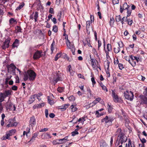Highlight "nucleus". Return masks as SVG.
Wrapping results in <instances>:
<instances>
[{
  "mask_svg": "<svg viewBox=\"0 0 147 147\" xmlns=\"http://www.w3.org/2000/svg\"><path fill=\"white\" fill-rule=\"evenodd\" d=\"M115 135L118 136L116 143L117 144V145H119L120 143L122 144L123 143L125 142L127 140V138L122 131L121 128H119L117 129L115 133Z\"/></svg>",
  "mask_w": 147,
  "mask_h": 147,
  "instance_id": "obj_1",
  "label": "nucleus"
},
{
  "mask_svg": "<svg viewBox=\"0 0 147 147\" xmlns=\"http://www.w3.org/2000/svg\"><path fill=\"white\" fill-rule=\"evenodd\" d=\"M23 78L24 81H25L29 80L30 81H34L36 76V74L33 70L29 69L25 71L24 74Z\"/></svg>",
  "mask_w": 147,
  "mask_h": 147,
  "instance_id": "obj_2",
  "label": "nucleus"
},
{
  "mask_svg": "<svg viewBox=\"0 0 147 147\" xmlns=\"http://www.w3.org/2000/svg\"><path fill=\"white\" fill-rule=\"evenodd\" d=\"M124 96L125 98L128 100L132 101L134 98L133 93L131 91L126 90L124 93Z\"/></svg>",
  "mask_w": 147,
  "mask_h": 147,
  "instance_id": "obj_3",
  "label": "nucleus"
},
{
  "mask_svg": "<svg viewBox=\"0 0 147 147\" xmlns=\"http://www.w3.org/2000/svg\"><path fill=\"white\" fill-rule=\"evenodd\" d=\"M113 120V118L111 117H108L107 116L105 118L102 119L101 121L102 122H105L106 124L109 123L111 125Z\"/></svg>",
  "mask_w": 147,
  "mask_h": 147,
  "instance_id": "obj_4",
  "label": "nucleus"
},
{
  "mask_svg": "<svg viewBox=\"0 0 147 147\" xmlns=\"http://www.w3.org/2000/svg\"><path fill=\"white\" fill-rule=\"evenodd\" d=\"M10 40L11 38H8L5 40L2 46V48L3 49H5L7 48H8L9 47Z\"/></svg>",
  "mask_w": 147,
  "mask_h": 147,
  "instance_id": "obj_5",
  "label": "nucleus"
},
{
  "mask_svg": "<svg viewBox=\"0 0 147 147\" xmlns=\"http://www.w3.org/2000/svg\"><path fill=\"white\" fill-rule=\"evenodd\" d=\"M62 78L61 77V74L57 73L56 74V78H54L53 79V82L55 85L58 82L62 81Z\"/></svg>",
  "mask_w": 147,
  "mask_h": 147,
  "instance_id": "obj_6",
  "label": "nucleus"
},
{
  "mask_svg": "<svg viewBox=\"0 0 147 147\" xmlns=\"http://www.w3.org/2000/svg\"><path fill=\"white\" fill-rule=\"evenodd\" d=\"M7 67L8 72L13 71H15L16 68V67L13 64H11L10 65H8Z\"/></svg>",
  "mask_w": 147,
  "mask_h": 147,
  "instance_id": "obj_7",
  "label": "nucleus"
},
{
  "mask_svg": "<svg viewBox=\"0 0 147 147\" xmlns=\"http://www.w3.org/2000/svg\"><path fill=\"white\" fill-rule=\"evenodd\" d=\"M129 8V6L126 3H125L123 4V7L121 6H120V11L121 13H123V10H127Z\"/></svg>",
  "mask_w": 147,
  "mask_h": 147,
  "instance_id": "obj_8",
  "label": "nucleus"
},
{
  "mask_svg": "<svg viewBox=\"0 0 147 147\" xmlns=\"http://www.w3.org/2000/svg\"><path fill=\"white\" fill-rule=\"evenodd\" d=\"M12 91L11 90H5L3 93V94L4 97L6 98L7 97H8L11 96V94Z\"/></svg>",
  "mask_w": 147,
  "mask_h": 147,
  "instance_id": "obj_9",
  "label": "nucleus"
},
{
  "mask_svg": "<svg viewBox=\"0 0 147 147\" xmlns=\"http://www.w3.org/2000/svg\"><path fill=\"white\" fill-rule=\"evenodd\" d=\"M36 124V120L34 117L30 118V125L32 127H34Z\"/></svg>",
  "mask_w": 147,
  "mask_h": 147,
  "instance_id": "obj_10",
  "label": "nucleus"
},
{
  "mask_svg": "<svg viewBox=\"0 0 147 147\" xmlns=\"http://www.w3.org/2000/svg\"><path fill=\"white\" fill-rule=\"evenodd\" d=\"M112 95L113 97V100L115 102H117L119 101V98L118 96L116 93H115V92L113 90Z\"/></svg>",
  "mask_w": 147,
  "mask_h": 147,
  "instance_id": "obj_11",
  "label": "nucleus"
},
{
  "mask_svg": "<svg viewBox=\"0 0 147 147\" xmlns=\"http://www.w3.org/2000/svg\"><path fill=\"white\" fill-rule=\"evenodd\" d=\"M41 56V53L39 51H37L34 54L33 59H36L40 58Z\"/></svg>",
  "mask_w": 147,
  "mask_h": 147,
  "instance_id": "obj_12",
  "label": "nucleus"
},
{
  "mask_svg": "<svg viewBox=\"0 0 147 147\" xmlns=\"http://www.w3.org/2000/svg\"><path fill=\"white\" fill-rule=\"evenodd\" d=\"M38 132L35 133L33 134L32 135V138L28 142L30 143L33 142L35 140V138L38 136Z\"/></svg>",
  "mask_w": 147,
  "mask_h": 147,
  "instance_id": "obj_13",
  "label": "nucleus"
},
{
  "mask_svg": "<svg viewBox=\"0 0 147 147\" xmlns=\"http://www.w3.org/2000/svg\"><path fill=\"white\" fill-rule=\"evenodd\" d=\"M9 133V131L7 132L5 135L3 136V137L2 138V140H6V139H10V136H12V135H11L10 133Z\"/></svg>",
  "mask_w": 147,
  "mask_h": 147,
  "instance_id": "obj_14",
  "label": "nucleus"
},
{
  "mask_svg": "<svg viewBox=\"0 0 147 147\" xmlns=\"http://www.w3.org/2000/svg\"><path fill=\"white\" fill-rule=\"evenodd\" d=\"M45 105L44 103H42L41 104H37L34 105L33 106V108L34 109L36 108H40L42 107H44Z\"/></svg>",
  "mask_w": 147,
  "mask_h": 147,
  "instance_id": "obj_15",
  "label": "nucleus"
},
{
  "mask_svg": "<svg viewBox=\"0 0 147 147\" xmlns=\"http://www.w3.org/2000/svg\"><path fill=\"white\" fill-rule=\"evenodd\" d=\"M19 44V42L18 40L16 39L13 42L12 45V47L13 48L17 47Z\"/></svg>",
  "mask_w": 147,
  "mask_h": 147,
  "instance_id": "obj_16",
  "label": "nucleus"
},
{
  "mask_svg": "<svg viewBox=\"0 0 147 147\" xmlns=\"http://www.w3.org/2000/svg\"><path fill=\"white\" fill-rule=\"evenodd\" d=\"M42 138L44 139H49L51 138L50 135L48 133L43 134L42 136Z\"/></svg>",
  "mask_w": 147,
  "mask_h": 147,
  "instance_id": "obj_17",
  "label": "nucleus"
},
{
  "mask_svg": "<svg viewBox=\"0 0 147 147\" xmlns=\"http://www.w3.org/2000/svg\"><path fill=\"white\" fill-rule=\"evenodd\" d=\"M91 22L90 21H87L86 22V28L87 31L90 30V24Z\"/></svg>",
  "mask_w": 147,
  "mask_h": 147,
  "instance_id": "obj_18",
  "label": "nucleus"
},
{
  "mask_svg": "<svg viewBox=\"0 0 147 147\" xmlns=\"http://www.w3.org/2000/svg\"><path fill=\"white\" fill-rule=\"evenodd\" d=\"M141 99L143 103L145 104L147 103V98L143 96H140Z\"/></svg>",
  "mask_w": 147,
  "mask_h": 147,
  "instance_id": "obj_19",
  "label": "nucleus"
},
{
  "mask_svg": "<svg viewBox=\"0 0 147 147\" xmlns=\"http://www.w3.org/2000/svg\"><path fill=\"white\" fill-rule=\"evenodd\" d=\"M90 61L92 67L94 69L96 67V64L95 62V59H91Z\"/></svg>",
  "mask_w": 147,
  "mask_h": 147,
  "instance_id": "obj_20",
  "label": "nucleus"
},
{
  "mask_svg": "<svg viewBox=\"0 0 147 147\" xmlns=\"http://www.w3.org/2000/svg\"><path fill=\"white\" fill-rule=\"evenodd\" d=\"M12 77V76H11V75H10L9 76H8L6 77L5 79V85H7V84H8L9 80L11 79Z\"/></svg>",
  "mask_w": 147,
  "mask_h": 147,
  "instance_id": "obj_21",
  "label": "nucleus"
},
{
  "mask_svg": "<svg viewBox=\"0 0 147 147\" xmlns=\"http://www.w3.org/2000/svg\"><path fill=\"white\" fill-rule=\"evenodd\" d=\"M36 95H34L32 96H31L30 99L29 100V102L31 104L35 100V98H36L35 96H36Z\"/></svg>",
  "mask_w": 147,
  "mask_h": 147,
  "instance_id": "obj_22",
  "label": "nucleus"
},
{
  "mask_svg": "<svg viewBox=\"0 0 147 147\" xmlns=\"http://www.w3.org/2000/svg\"><path fill=\"white\" fill-rule=\"evenodd\" d=\"M104 63L105 64V67H106L107 70H109L110 63V61L109 60H107L105 61Z\"/></svg>",
  "mask_w": 147,
  "mask_h": 147,
  "instance_id": "obj_23",
  "label": "nucleus"
},
{
  "mask_svg": "<svg viewBox=\"0 0 147 147\" xmlns=\"http://www.w3.org/2000/svg\"><path fill=\"white\" fill-rule=\"evenodd\" d=\"M30 129L29 128L27 127L26 129V131H24L23 135L24 136L25 135H26V136H27V134L30 132Z\"/></svg>",
  "mask_w": 147,
  "mask_h": 147,
  "instance_id": "obj_24",
  "label": "nucleus"
},
{
  "mask_svg": "<svg viewBox=\"0 0 147 147\" xmlns=\"http://www.w3.org/2000/svg\"><path fill=\"white\" fill-rule=\"evenodd\" d=\"M5 98L4 97L2 93H0V103L2 102L4 100Z\"/></svg>",
  "mask_w": 147,
  "mask_h": 147,
  "instance_id": "obj_25",
  "label": "nucleus"
},
{
  "mask_svg": "<svg viewBox=\"0 0 147 147\" xmlns=\"http://www.w3.org/2000/svg\"><path fill=\"white\" fill-rule=\"evenodd\" d=\"M69 106V104H66L62 105L61 108L60 109H63V110H65Z\"/></svg>",
  "mask_w": 147,
  "mask_h": 147,
  "instance_id": "obj_26",
  "label": "nucleus"
},
{
  "mask_svg": "<svg viewBox=\"0 0 147 147\" xmlns=\"http://www.w3.org/2000/svg\"><path fill=\"white\" fill-rule=\"evenodd\" d=\"M78 130V129H76L75 130V131L72 132L71 133V135L72 136H74L78 134V132L77 131Z\"/></svg>",
  "mask_w": 147,
  "mask_h": 147,
  "instance_id": "obj_27",
  "label": "nucleus"
},
{
  "mask_svg": "<svg viewBox=\"0 0 147 147\" xmlns=\"http://www.w3.org/2000/svg\"><path fill=\"white\" fill-rule=\"evenodd\" d=\"M107 105L108 111L109 113H111L112 111L113 108L109 103H108Z\"/></svg>",
  "mask_w": 147,
  "mask_h": 147,
  "instance_id": "obj_28",
  "label": "nucleus"
},
{
  "mask_svg": "<svg viewBox=\"0 0 147 147\" xmlns=\"http://www.w3.org/2000/svg\"><path fill=\"white\" fill-rule=\"evenodd\" d=\"M17 123L16 122H15L13 123H10V124H8L7 125V127H11L13 126H16L17 125Z\"/></svg>",
  "mask_w": 147,
  "mask_h": 147,
  "instance_id": "obj_29",
  "label": "nucleus"
},
{
  "mask_svg": "<svg viewBox=\"0 0 147 147\" xmlns=\"http://www.w3.org/2000/svg\"><path fill=\"white\" fill-rule=\"evenodd\" d=\"M127 17H129L130 16L131 12V10L129 8L128 9H127Z\"/></svg>",
  "mask_w": 147,
  "mask_h": 147,
  "instance_id": "obj_30",
  "label": "nucleus"
},
{
  "mask_svg": "<svg viewBox=\"0 0 147 147\" xmlns=\"http://www.w3.org/2000/svg\"><path fill=\"white\" fill-rule=\"evenodd\" d=\"M100 86L102 87V89L104 91H106V92H107L108 90H107L106 87L103 85L102 83L101 82L100 84Z\"/></svg>",
  "mask_w": 147,
  "mask_h": 147,
  "instance_id": "obj_31",
  "label": "nucleus"
},
{
  "mask_svg": "<svg viewBox=\"0 0 147 147\" xmlns=\"http://www.w3.org/2000/svg\"><path fill=\"white\" fill-rule=\"evenodd\" d=\"M121 18L120 15L117 16L116 17L115 20L117 22H119L121 21Z\"/></svg>",
  "mask_w": 147,
  "mask_h": 147,
  "instance_id": "obj_32",
  "label": "nucleus"
},
{
  "mask_svg": "<svg viewBox=\"0 0 147 147\" xmlns=\"http://www.w3.org/2000/svg\"><path fill=\"white\" fill-rule=\"evenodd\" d=\"M61 142H60L59 141L58 139L54 140L53 142V143L54 144H61Z\"/></svg>",
  "mask_w": 147,
  "mask_h": 147,
  "instance_id": "obj_33",
  "label": "nucleus"
},
{
  "mask_svg": "<svg viewBox=\"0 0 147 147\" xmlns=\"http://www.w3.org/2000/svg\"><path fill=\"white\" fill-rule=\"evenodd\" d=\"M68 71H69L70 72V74L71 75L73 76L74 74V73L72 70H71L70 69V68H71V66L70 65H69L68 66Z\"/></svg>",
  "mask_w": 147,
  "mask_h": 147,
  "instance_id": "obj_34",
  "label": "nucleus"
},
{
  "mask_svg": "<svg viewBox=\"0 0 147 147\" xmlns=\"http://www.w3.org/2000/svg\"><path fill=\"white\" fill-rule=\"evenodd\" d=\"M120 48L119 47L114 48V51L115 53H117L120 51Z\"/></svg>",
  "mask_w": 147,
  "mask_h": 147,
  "instance_id": "obj_35",
  "label": "nucleus"
},
{
  "mask_svg": "<svg viewBox=\"0 0 147 147\" xmlns=\"http://www.w3.org/2000/svg\"><path fill=\"white\" fill-rule=\"evenodd\" d=\"M55 42L54 41H53L52 44L51 45V50L52 52H53V50L54 49V46L55 45Z\"/></svg>",
  "mask_w": 147,
  "mask_h": 147,
  "instance_id": "obj_36",
  "label": "nucleus"
},
{
  "mask_svg": "<svg viewBox=\"0 0 147 147\" xmlns=\"http://www.w3.org/2000/svg\"><path fill=\"white\" fill-rule=\"evenodd\" d=\"M24 5V3H23L22 4L20 5L19 6L17 7L16 9V10H20L23 7Z\"/></svg>",
  "mask_w": 147,
  "mask_h": 147,
  "instance_id": "obj_37",
  "label": "nucleus"
},
{
  "mask_svg": "<svg viewBox=\"0 0 147 147\" xmlns=\"http://www.w3.org/2000/svg\"><path fill=\"white\" fill-rule=\"evenodd\" d=\"M50 98L49 96H48V100L49 102V103L51 105L53 104L54 103V101L52 100H50Z\"/></svg>",
  "mask_w": 147,
  "mask_h": 147,
  "instance_id": "obj_38",
  "label": "nucleus"
},
{
  "mask_svg": "<svg viewBox=\"0 0 147 147\" xmlns=\"http://www.w3.org/2000/svg\"><path fill=\"white\" fill-rule=\"evenodd\" d=\"M9 133H10L11 135L12 136L16 133V130L15 129H12L9 131Z\"/></svg>",
  "mask_w": 147,
  "mask_h": 147,
  "instance_id": "obj_39",
  "label": "nucleus"
},
{
  "mask_svg": "<svg viewBox=\"0 0 147 147\" xmlns=\"http://www.w3.org/2000/svg\"><path fill=\"white\" fill-rule=\"evenodd\" d=\"M114 20L113 18H111L110 21V24L111 26L113 25L114 22Z\"/></svg>",
  "mask_w": 147,
  "mask_h": 147,
  "instance_id": "obj_40",
  "label": "nucleus"
},
{
  "mask_svg": "<svg viewBox=\"0 0 147 147\" xmlns=\"http://www.w3.org/2000/svg\"><path fill=\"white\" fill-rule=\"evenodd\" d=\"M53 31L54 32H56L58 31V28L57 26L56 25H54L53 28Z\"/></svg>",
  "mask_w": 147,
  "mask_h": 147,
  "instance_id": "obj_41",
  "label": "nucleus"
},
{
  "mask_svg": "<svg viewBox=\"0 0 147 147\" xmlns=\"http://www.w3.org/2000/svg\"><path fill=\"white\" fill-rule=\"evenodd\" d=\"M71 111L72 112H74L77 110V109L76 107H75L73 105H71Z\"/></svg>",
  "mask_w": 147,
  "mask_h": 147,
  "instance_id": "obj_42",
  "label": "nucleus"
},
{
  "mask_svg": "<svg viewBox=\"0 0 147 147\" xmlns=\"http://www.w3.org/2000/svg\"><path fill=\"white\" fill-rule=\"evenodd\" d=\"M107 49L108 51H111L112 50L111 46L110 44H108L107 45Z\"/></svg>",
  "mask_w": 147,
  "mask_h": 147,
  "instance_id": "obj_43",
  "label": "nucleus"
},
{
  "mask_svg": "<svg viewBox=\"0 0 147 147\" xmlns=\"http://www.w3.org/2000/svg\"><path fill=\"white\" fill-rule=\"evenodd\" d=\"M64 89V88L63 87H59L57 89V91L59 92H62Z\"/></svg>",
  "mask_w": 147,
  "mask_h": 147,
  "instance_id": "obj_44",
  "label": "nucleus"
},
{
  "mask_svg": "<svg viewBox=\"0 0 147 147\" xmlns=\"http://www.w3.org/2000/svg\"><path fill=\"white\" fill-rule=\"evenodd\" d=\"M9 23L11 24H13L14 23L16 22V20H15L13 18H11V19L9 20Z\"/></svg>",
  "mask_w": 147,
  "mask_h": 147,
  "instance_id": "obj_45",
  "label": "nucleus"
},
{
  "mask_svg": "<svg viewBox=\"0 0 147 147\" xmlns=\"http://www.w3.org/2000/svg\"><path fill=\"white\" fill-rule=\"evenodd\" d=\"M119 47L120 48H122L123 47V44L122 42L121 41L119 42L118 43Z\"/></svg>",
  "mask_w": 147,
  "mask_h": 147,
  "instance_id": "obj_46",
  "label": "nucleus"
},
{
  "mask_svg": "<svg viewBox=\"0 0 147 147\" xmlns=\"http://www.w3.org/2000/svg\"><path fill=\"white\" fill-rule=\"evenodd\" d=\"M67 137H65L64 138H63V139H59V140H59V141L60 142V141H61V142H66V141H67V138H66Z\"/></svg>",
  "mask_w": 147,
  "mask_h": 147,
  "instance_id": "obj_47",
  "label": "nucleus"
},
{
  "mask_svg": "<svg viewBox=\"0 0 147 147\" xmlns=\"http://www.w3.org/2000/svg\"><path fill=\"white\" fill-rule=\"evenodd\" d=\"M69 99L70 101H74L75 100V97L73 96H71L69 98Z\"/></svg>",
  "mask_w": 147,
  "mask_h": 147,
  "instance_id": "obj_48",
  "label": "nucleus"
},
{
  "mask_svg": "<svg viewBox=\"0 0 147 147\" xmlns=\"http://www.w3.org/2000/svg\"><path fill=\"white\" fill-rule=\"evenodd\" d=\"M125 59L126 61H128L129 63L131 64V62L130 59V58L129 57H125Z\"/></svg>",
  "mask_w": 147,
  "mask_h": 147,
  "instance_id": "obj_49",
  "label": "nucleus"
},
{
  "mask_svg": "<svg viewBox=\"0 0 147 147\" xmlns=\"http://www.w3.org/2000/svg\"><path fill=\"white\" fill-rule=\"evenodd\" d=\"M61 12L60 11V13H58L57 15V17L58 18V20L59 21H61Z\"/></svg>",
  "mask_w": 147,
  "mask_h": 147,
  "instance_id": "obj_50",
  "label": "nucleus"
},
{
  "mask_svg": "<svg viewBox=\"0 0 147 147\" xmlns=\"http://www.w3.org/2000/svg\"><path fill=\"white\" fill-rule=\"evenodd\" d=\"M16 29L18 32H21V28L19 26H17L16 27Z\"/></svg>",
  "mask_w": 147,
  "mask_h": 147,
  "instance_id": "obj_51",
  "label": "nucleus"
},
{
  "mask_svg": "<svg viewBox=\"0 0 147 147\" xmlns=\"http://www.w3.org/2000/svg\"><path fill=\"white\" fill-rule=\"evenodd\" d=\"M49 13L51 14H53L54 13V10L51 7L49 9Z\"/></svg>",
  "mask_w": 147,
  "mask_h": 147,
  "instance_id": "obj_52",
  "label": "nucleus"
},
{
  "mask_svg": "<svg viewBox=\"0 0 147 147\" xmlns=\"http://www.w3.org/2000/svg\"><path fill=\"white\" fill-rule=\"evenodd\" d=\"M129 57L131 59V62H134V60H135V56H134L132 55H131L129 56Z\"/></svg>",
  "mask_w": 147,
  "mask_h": 147,
  "instance_id": "obj_53",
  "label": "nucleus"
},
{
  "mask_svg": "<svg viewBox=\"0 0 147 147\" xmlns=\"http://www.w3.org/2000/svg\"><path fill=\"white\" fill-rule=\"evenodd\" d=\"M17 86H13L11 87V89L13 90H17Z\"/></svg>",
  "mask_w": 147,
  "mask_h": 147,
  "instance_id": "obj_54",
  "label": "nucleus"
},
{
  "mask_svg": "<svg viewBox=\"0 0 147 147\" xmlns=\"http://www.w3.org/2000/svg\"><path fill=\"white\" fill-rule=\"evenodd\" d=\"M51 20L53 22L54 24H55L57 23V20L55 18H51Z\"/></svg>",
  "mask_w": 147,
  "mask_h": 147,
  "instance_id": "obj_55",
  "label": "nucleus"
},
{
  "mask_svg": "<svg viewBox=\"0 0 147 147\" xmlns=\"http://www.w3.org/2000/svg\"><path fill=\"white\" fill-rule=\"evenodd\" d=\"M49 129L48 128H44L43 129H41L39 131L40 132H43V131H47Z\"/></svg>",
  "mask_w": 147,
  "mask_h": 147,
  "instance_id": "obj_56",
  "label": "nucleus"
},
{
  "mask_svg": "<svg viewBox=\"0 0 147 147\" xmlns=\"http://www.w3.org/2000/svg\"><path fill=\"white\" fill-rule=\"evenodd\" d=\"M45 115L46 117L47 118L48 117L49 113H48V111L47 109H46L45 110Z\"/></svg>",
  "mask_w": 147,
  "mask_h": 147,
  "instance_id": "obj_57",
  "label": "nucleus"
},
{
  "mask_svg": "<svg viewBox=\"0 0 147 147\" xmlns=\"http://www.w3.org/2000/svg\"><path fill=\"white\" fill-rule=\"evenodd\" d=\"M127 17H128L127 16L126 17H124L122 18V20H123V21H124V22H127Z\"/></svg>",
  "mask_w": 147,
  "mask_h": 147,
  "instance_id": "obj_58",
  "label": "nucleus"
},
{
  "mask_svg": "<svg viewBox=\"0 0 147 147\" xmlns=\"http://www.w3.org/2000/svg\"><path fill=\"white\" fill-rule=\"evenodd\" d=\"M91 81L92 82V84L93 85L96 84V82L94 78H92L91 79Z\"/></svg>",
  "mask_w": 147,
  "mask_h": 147,
  "instance_id": "obj_59",
  "label": "nucleus"
},
{
  "mask_svg": "<svg viewBox=\"0 0 147 147\" xmlns=\"http://www.w3.org/2000/svg\"><path fill=\"white\" fill-rule=\"evenodd\" d=\"M95 114L96 115V116L97 117H99L102 115L100 114H99V111L98 110L96 111Z\"/></svg>",
  "mask_w": 147,
  "mask_h": 147,
  "instance_id": "obj_60",
  "label": "nucleus"
},
{
  "mask_svg": "<svg viewBox=\"0 0 147 147\" xmlns=\"http://www.w3.org/2000/svg\"><path fill=\"white\" fill-rule=\"evenodd\" d=\"M119 69L121 70H122L123 68V65L121 63L119 64Z\"/></svg>",
  "mask_w": 147,
  "mask_h": 147,
  "instance_id": "obj_61",
  "label": "nucleus"
},
{
  "mask_svg": "<svg viewBox=\"0 0 147 147\" xmlns=\"http://www.w3.org/2000/svg\"><path fill=\"white\" fill-rule=\"evenodd\" d=\"M38 12L37 11L35 12L34 16V18H38Z\"/></svg>",
  "mask_w": 147,
  "mask_h": 147,
  "instance_id": "obj_62",
  "label": "nucleus"
},
{
  "mask_svg": "<svg viewBox=\"0 0 147 147\" xmlns=\"http://www.w3.org/2000/svg\"><path fill=\"white\" fill-rule=\"evenodd\" d=\"M143 94L145 96H147V88L145 89L144 91Z\"/></svg>",
  "mask_w": 147,
  "mask_h": 147,
  "instance_id": "obj_63",
  "label": "nucleus"
},
{
  "mask_svg": "<svg viewBox=\"0 0 147 147\" xmlns=\"http://www.w3.org/2000/svg\"><path fill=\"white\" fill-rule=\"evenodd\" d=\"M140 141L143 144L146 143V140L144 138H142V139H140Z\"/></svg>",
  "mask_w": 147,
  "mask_h": 147,
  "instance_id": "obj_64",
  "label": "nucleus"
}]
</instances>
